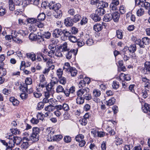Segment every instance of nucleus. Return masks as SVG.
I'll return each mask as SVG.
<instances>
[{
	"label": "nucleus",
	"instance_id": "obj_28",
	"mask_svg": "<svg viewBox=\"0 0 150 150\" xmlns=\"http://www.w3.org/2000/svg\"><path fill=\"white\" fill-rule=\"evenodd\" d=\"M54 56L55 58L56 57L59 58L62 57V54L60 50L57 49L55 51Z\"/></svg>",
	"mask_w": 150,
	"mask_h": 150
},
{
	"label": "nucleus",
	"instance_id": "obj_53",
	"mask_svg": "<svg viewBox=\"0 0 150 150\" xmlns=\"http://www.w3.org/2000/svg\"><path fill=\"white\" fill-rule=\"evenodd\" d=\"M5 56L4 54H1L0 55V66H4L5 65L3 61L5 59Z\"/></svg>",
	"mask_w": 150,
	"mask_h": 150
},
{
	"label": "nucleus",
	"instance_id": "obj_50",
	"mask_svg": "<svg viewBox=\"0 0 150 150\" xmlns=\"http://www.w3.org/2000/svg\"><path fill=\"white\" fill-rule=\"evenodd\" d=\"M84 136L82 134H79L76 136L75 138L76 140V141L79 142L83 140Z\"/></svg>",
	"mask_w": 150,
	"mask_h": 150
},
{
	"label": "nucleus",
	"instance_id": "obj_64",
	"mask_svg": "<svg viewBox=\"0 0 150 150\" xmlns=\"http://www.w3.org/2000/svg\"><path fill=\"white\" fill-rule=\"evenodd\" d=\"M63 117L65 120H67L69 119L70 117V115L69 112H65L64 114Z\"/></svg>",
	"mask_w": 150,
	"mask_h": 150
},
{
	"label": "nucleus",
	"instance_id": "obj_23",
	"mask_svg": "<svg viewBox=\"0 0 150 150\" xmlns=\"http://www.w3.org/2000/svg\"><path fill=\"white\" fill-rule=\"evenodd\" d=\"M30 31L31 32V33L30 34L29 36V38L30 40L31 41H35L36 40L38 37L37 35H36L35 34L33 33L34 32H33V31Z\"/></svg>",
	"mask_w": 150,
	"mask_h": 150
},
{
	"label": "nucleus",
	"instance_id": "obj_18",
	"mask_svg": "<svg viewBox=\"0 0 150 150\" xmlns=\"http://www.w3.org/2000/svg\"><path fill=\"white\" fill-rule=\"evenodd\" d=\"M91 18L93 20L95 21H100L101 19L100 17L96 13H93L91 15Z\"/></svg>",
	"mask_w": 150,
	"mask_h": 150
},
{
	"label": "nucleus",
	"instance_id": "obj_55",
	"mask_svg": "<svg viewBox=\"0 0 150 150\" xmlns=\"http://www.w3.org/2000/svg\"><path fill=\"white\" fill-rule=\"evenodd\" d=\"M93 42V40L91 38H89L86 41V44L89 46L92 45Z\"/></svg>",
	"mask_w": 150,
	"mask_h": 150
},
{
	"label": "nucleus",
	"instance_id": "obj_8",
	"mask_svg": "<svg viewBox=\"0 0 150 150\" xmlns=\"http://www.w3.org/2000/svg\"><path fill=\"white\" fill-rule=\"evenodd\" d=\"M40 83L39 84V87L40 86L42 88H43L46 85L47 83L46 81L45 80V78L43 75H41L40 76Z\"/></svg>",
	"mask_w": 150,
	"mask_h": 150
},
{
	"label": "nucleus",
	"instance_id": "obj_19",
	"mask_svg": "<svg viewBox=\"0 0 150 150\" xmlns=\"http://www.w3.org/2000/svg\"><path fill=\"white\" fill-rule=\"evenodd\" d=\"M28 31L25 32L23 30H20L18 32H16V31H14V34L15 35V38L17 36V34H19L23 36H24L26 35L27 34H28Z\"/></svg>",
	"mask_w": 150,
	"mask_h": 150
},
{
	"label": "nucleus",
	"instance_id": "obj_2",
	"mask_svg": "<svg viewBox=\"0 0 150 150\" xmlns=\"http://www.w3.org/2000/svg\"><path fill=\"white\" fill-rule=\"evenodd\" d=\"M33 133L30 137L29 140L33 142H36L39 139V129L37 127H34L32 129Z\"/></svg>",
	"mask_w": 150,
	"mask_h": 150
},
{
	"label": "nucleus",
	"instance_id": "obj_38",
	"mask_svg": "<svg viewBox=\"0 0 150 150\" xmlns=\"http://www.w3.org/2000/svg\"><path fill=\"white\" fill-rule=\"evenodd\" d=\"M117 6L111 3L110 5V11L111 13H113L117 9Z\"/></svg>",
	"mask_w": 150,
	"mask_h": 150
},
{
	"label": "nucleus",
	"instance_id": "obj_27",
	"mask_svg": "<svg viewBox=\"0 0 150 150\" xmlns=\"http://www.w3.org/2000/svg\"><path fill=\"white\" fill-rule=\"evenodd\" d=\"M62 34H63L64 37L68 38V39L72 35L71 33L67 30V29L63 30H62Z\"/></svg>",
	"mask_w": 150,
	"mask_h": 150
},
{
	"label": "nucleus",
	"instance_id": "obj_48",
	"mask_svg": "<svg viewBox=\"0 0 150 150\" xmlns=\"http://www.w3.org/2000/svg\"><path fill=\"white\" fill-rule=\"evenodd\" d=\"M100 91L98 90L94 89L93 91V95L95 97L99 96L100 95Z\"/></svg>",
	"mask_w": 150,
	"mask_h": 150
},
{
	"label": "nucleus",
	"instance_id": "obj_20",
	"mask_svg": "<svg viewBox=\"0 0 150 150\" xmlns=\"http://www.w3.org/2000/svg\"><path fill=\"white\" fill-rule=\"evenodd\" d=\"M45 97L46 98H49L50 96L53 97V94L54 93V91L53 90L49 89L48 91L45 92Z\"/></svg>",
	"mask_w": 150,
	"mask_h": 150
},
{
	"label": "nucleus",
	"instance_id": "obj_13",
	"mask_svg": "<svg viewBox=\"0 0 150 150\" xmlns=\"http://www.w3.org/2000/svg\"><path fill=\"white\" fill-rule=\"evenodd\" d=\"M142 109L144 112H147L150 114V105L149 104L144 103V106L142 108Z\"/></svg>",
	"mask_w": 150,
	"mask_h": 150
},
{
	"label": "nucleus",
	"instance_id": "obj_34",
	"mask_svg": "<svg viewBox=\"0 0 150 150\" xmlns=\"http://www.w3.org/2000/svg\"><path fill=\"white\" fill-rule=\"evenodd\" d=\"M6 13V10L5 7L0 6V16H3Z\"/></svg>",
	"mask_w": 150,
	"mask_h": 150
},
{
	"label": "nucleus",
	"instance_id": "obj_17",
	"mask_svg": "<svg viewBox=\"0 0 150 150\" xmlns=\"http://www.w3.org/2000/svg\"><path fill=\"white\" fill-rule=\"evenodd\" d=\"M105 13L104 9L100 7L97 9L96 11V13L99 16H102Z\"/></svg>",
	"mask_w": 150,
	"mask_h": 150
},
{
	"label": "nucleus",
	"instance_id": "obj_12",
	"mask_svg": "<svg viewBox=\"0 0 150 150\" xmlns=\"http://www.w3.org/2000/svg\"><path fill=\"white\" fill-rule=\"evenodd\" d=\"M74 22L70 18H68L65 19L64 23L67 26H71L73 25Z\"/></svg>",
	"mask_w": 150,
	"mask_h": 150
},
{
	"label": "nucleus",
	"instance_id": "obj_21",
	"mask_svg": "<svg viewBox=\"0 0 150 150\" xmlns=\"http://www.w3.org/2000/svg\"><path fill=\"white\" fill-rule=\"evenodd\" d=\"M112 19V15L111 13L106 14L103 18V20L105 22L110 21Z\"/></svg>",
	"mask_w": 150,
	"mask_h": 150
},
{
	"label": "nucleus",
	"instance_id": "obj_11",
	"mask_svg": "<svg viewBox=\"0 0 150 150\" xmlns=\"http://www.w3.org/2000/svg\"><path fill=\"white\" fill-rule=\"evenodd\" d=\"M89 91V89L88 88L86 89H81L77 91V94L78 96L82 97L83 96L84 97V94L86 93V92H87L88 91Z\"/></svg>",
	"mask_w": 150,
	"mask_h": 150
},
{
	"label": "nucleus",
	"instance_id": "obj_46",
	"mask_svg": "<svg viewBox=\"0 0 150 150\" xmlns=\"http://www.w3.org/2000/svg\"><path fill=\"white\" fill-rule=\"evenodd\" d=\"M69 40L73 43H75L77 42L78 39L74 36L72 35V34L68 39Z\"/></svg>",
	"mask_w": 150,
	"mask_h": 150
},
{
	"label": "nucleus",
	"instance_id": "obj_5",
	"mask_svg": "<svg viewBox=\"0 0 150 150\" xmlns=\"http://www.w3.org/2000/svg\"><path fill=\"white\" fill-rule=\"evenodd\" d=\"M77 49L71 50L66 54V58L69 59L71 58L72 56L75 57L77 54Z\"/></svg>",
	"mask_w": 150,
	"mask_h": 150
},
{
	"label": "nucleus",
	"instance_id": "obj_22",
	"mask_svg": "<svg viewBox=\"0 0 150 150\" xmlns=\"http://www.w3.org/2000/svg\"><path fill=\"white\" fill-rule=\"evenodd\" d=\"M9 101L11 102L13 105H18L19 103V102L14 97H11L9 98Z\"/></svg>",
	"mask_w": 150,
	"mask_h": 150
},
{
	"label": "nucleus",
	"instance_id": "obj_44",
	"mask_svg": "<svg viewBox=\"0 0 150 150\" xmlns=\"http://www.w3.org/2000/svg\"><path fill=\"white\" fill-rule=\"evenodd\" d=\"M99 6H100L102 8H106L108 6V4L106 2L103 1H100L99 2Z\"/></svg>",
	"mask_w": 150,
	"mask_h": 150
},
{
	"label": "nucleus",
	"instance_id": "obj_61",
	"mask_svg": "<svg viewBox=\"0 0 150 150\" xmlns=\"http://www.w3.org/2000/svg\"><path fill=\"white\" fill-rule=\"evenodd\" d=\"M33 95L36 98H39L42 95L41 93L38 91H37V92H34L33 93Z\"/></svg>",
	"mask_w": 150,
	"mask_h": 150
},
{
	"label": "nucleus",
	"instance_id": "obj_59",
	"mask_svg": "<svg viewBox=\"0 0 150 150\" xmlns=\"http://www.w3.org/2000/svg\"><path fill=\"white\" fill-rule=\"evenodd\" d=\"M55 51L51 50L48 53V55L50 57H53L55 58L54 56Z\"/></svg>",
	"mask_w": 150,
	"mask_h": 150
},
{
	"label": "nucleus",
	"instance_id": "obj_54",
	"mask_svg": "<svg viewBox=\"0 0 150 150\" xmlns=\"http://www.w3.org/2000/svg\"><path fill=\"white\" fill-rule=\"evenodd\" d=\"M59 82L60 83L63 85L65 84L67 82L66 78L63 77H61L59 79Z\"/></svg>",
	"mask_w": 150,
	"mask_h": 150
},
{
	"label": "nucleus",
	"instance_id": "obj_43",
	"mask_svg": "<svg viewBox=\"0 0 150 150\" xmlns=\"http://www.w3.org/2000/svg\"><path fill=\"white\" fill-rule=\"evenodd\" d=\"M28 92H23L20 95L21 98L23 100H25L28 98Z\"/></svg>",
	"mask_w": 150,
	"mask_h": 150
},
{
	"label": "nucleus",
	"instance_id": "obj_24",
	"mask_svg": "<svg viewBox=\"0 0 150 150\" xmlns=\"http://www.w3.org/2000/svg\"><path fill=\"white\" fill-rule=\"evenodd\" d=\"M84 98L83 97L78 96L76 99V103L78 104H83L84 103Z\"/></svg>",
	"mask_w": 150,
	"mask_h": 150
},
{
	"label": "nucleus",
	"instance_id": "obj_51",
	"mask_svg": "<svg viewBox=\"0 0 150 150\" xmlns=\"http://www.w3.org/2000/svg\"><path fill=\"white\" fill-rule=\"evenodd\" d=\"M40 0H29V3L38 5L39 4Z\"/></svg>",
	"mask_w": 150,
	"mask_h": 150
},
{
	"label": "nucleus",
	"instance_id": "obj_35",
	"mask_svg": "<svg viewBox=\"0 0 150 150\" xmlns=\"http://www.w3.org/2000/svg\"><path fill=\"white\" fill-rule=\"evenodd\" d=\"M81 16L80 15L76 14L74 16L72 20L74 22L76 23L81 19Z\"/></svg>",
	"mask_w": 150,
	"mask_h": 150
},
{
	"label": "nucleus",
	"instance_id": "obj_45",
	"mask_svg": "<svg viewBox=\"0 0 150 150\" xmlns=\"http://www.w3.org/2000/svg\"><path fill=\"white\" fill-rule=\"evenodd\" d=\"M45 14L43 13H42L40 14L37 18L39 21H42L45 19Z\"/></svg>",
	"mask_w": 150,
	"mask_h": 150
},
{
	"label": "nucleus",
	"instance_id": "obj_39",
	"mask_svg": "<svg viewBox=\"0 0 150 150\" xmlns=\"http://www.w3.org/2000/svg\"><path fill=\"white\" fill-rule=\"evenodd\" d=\"M61 48L62 50L64 51H67L69 49L67 48V43L66 42H64L61 46Z\"/></svg>",
	"mask_w": 150,
	"mask_h": 150
},
{
	"label": "nucleus",
	"instance_id": "obj_56",
	"mask_svg": "<svg viewBox=\"0 0 150 150\" xmlns=\"http://www.w3.org/2000/svg\"><path fill=\"white\" fill-rule=\"evenodd\" d=\"M57 75L59 78H60L63 74L62 69H59L57 71Z\"/></svg>",
	"mask_w": 150,
	"mask_h": 150
},
{
	"label": "nucleus",
	"instance_id": "obj_57",
	"mask_svg": "<svg viewBox=\"0 0 150 150\" xmlns=\"http://www.w3.org/2000/svg\"><path fill=\"white\" fill-rule=\"evenodd\" d=\"M142 41L144 44L147 45L149 43V39L147 37H144L142 39Z\"/></svg>",
	"mask_w": 150,
	"mask_h": 150
},
{
	"label": "nucleus",
	"instance_id": "obj_40",
	"mask_svg": "<svg viewBox=\"0 0 150 150\" xmlns=\"http://www.w3.org/2000/svg\"><path fill=\"white\" fill-rule=\"evenodd\" d=\"M77 42V45L79 47H82L85 44L84 41L81 39H78Z\"/></svg>",
	"mask_w": 150,
	"mask_h": 150
},
{
	"label": "nucleus",
	"instance_id": "obj_41",
	"mask_svg": "<svg viewBox=\"0 0 150 150\" xmlns=\"http://www.w3.org/2000/svg\"><path fill=\"white\" fill-rule=\"evenodd\" d=\"M112 86L114 89H117L119 87V83L116 81H113L112 84Z\"/></svg>",
	"mask_w": 150,
	"mask_h": 150
},
{
	"label": "nucleus",
	"instance_id": "obj_6",
	"mask_svg": "<svg viewBox=\"0 0 150 150\" xmlns=\"http://www.w3.org/2000/svg\"><path fill=\"white\" fill-rule=\"evenodd\" d=\"M61 7V5L59 3L54 4L53 1L52 2V4H50V9H53L55 11L59 10V9Z\"/></svg>",
	"mask_w": 150,
	"mask_h": 150
},
{
	"label": "nucleus",
	"instance_id": "obj_3",
	"mask_svg": "<svg viewBox=\"0 0 150 150\" xmlns=\"http://www.w3.org/2000/svg\"><path fill=\"white\" fill-rule=\"evenodd\" d=\"M9 141L11 143V146H14L15 144L17 145H18L22 141L21 138L19 137H15L13 135H9Z\"/></svg>",
	"mask_w": 150,
	"mask_h": 150
},
{
	"label": "nucleus",
	"instance_id": "obj_9",
	"mask_svg": "<svg viewBox=\"0 0 150 150\" xmlns=\"http://www.w3.org/2000/svg\"><path fill=\"white\" fill-rule=\"evenodd\" d=\"M67 68H66L67 70L70 72L71 74V76H74L76 75L77 73V71L75 68L71 67V66H67Z\"/></svg>",
	"mask_w": 150,
	"mask_h": 150
},
{
	"label": "nucleus",
	"instance_id": "obj_26",
	"mask_svg": "<svg viewBox=\"0 0 150 150\" xmlns=\"http://www.w3.org/2000/svg\"><path fill=\"white\" fill-rule=\"evenodd\" d=\"M115 99L114 98H112L106 101V105L108 106H111L115 103Z\"/></svg>",
	"mask_w": 150,
	"mask_h": 150
},
{
	"label": "nucleus",
	"instance_id": "obj_30",
	"mask_svg": "<svg viewBox=\"0 0 150 150\" xmlns=\"http://www.w3.org/2000/svg\"><path fill=\"white\" fill-rule=\"evenodd\" d=\"M55 13H54V16L56 18H60L62 16V12L60 10H58L55 11Z\"/></svg>",
	"mask_w": 150,
	"mask_h": 150
},
{
	"label": "nucleus",
	"instance_id": "obj_14",
	"mask_svg": "<svg viewBox=\"0 0 150 150\" xmlns=\"http://www.w3.org/2000/svg\"><path fill=\"white\" fill-rule=\"evenodd\" d=\"M112 19L115 22H117L118 21L120 17V14L117 12H113L112 13Z\"/></svg>",
	"mask_w": 150,
	"mask_h": 150
},
{
	"label": "nucleus",
	"instance_id": "obj_37",
	"mask_svg": "<svg viewBox=\"0 0 150 150\" xmlns=\"http://www.w3.org/2000/svg\"><path fill=\"white\" fill-rule=\"evenodd\" d=\"M128 50L129 51L133 53L136 50V46L135 44L130 45L129 47Z\"/></svg>",
	"mask_w": 150,
	"mask_h": 150
},
{
	"label": "nucleus",
	"instance_id": "obj_60",
	"mask_svg": "<svg viewBox=\"0 0 150 150\" xmlns=\"http://www.w3.org/2000/svg\"><path fill=\"white\" fill-rule=\"evenodd\" d=\"M145 90L148 91H150V82L144 84Z\"/></svg>",
	"mask_w": 150,
	"mask_h": 150
},
{
	"label": "nucleus",
	"instance_id": "obj_63",
	"mask_svg": "<svg viewBox=\"0 0 150 150\" xmlns=\"http://www.w3.org/2000/svg\"><path fill=\"white\" fill-rule=\"evenodd\" d=\"M78 86L79 88H83L85 87L86 84L83 80H81L79 82Z\"/></svg>",
	"mask_w": 150,
	"mask_h": 150
},
{
	"label": "nucleus",
	"instance_id": "obj_33",
	"mask_svg": "<svg viewBox=\"0 0 150 150\" xmlns=\"http://www.w3.org/2000/svg\"><path fill=\"white\" fill-rule=\"evenodd\" d=\"M6 73V69L3 68V66H0V76H4Z\"/></svg>",
	"mask_w": 150,
	"mask_h": 150
},
{
	"label": "nucleus",
	"instance_id": "obj_29",
	"mask_svg": "<svg viewBox=\"0 0 150 150\" xmlns=\"http://www.w3.org/2000/svg\"><path fill=\"white\" fill-rule=\"evenodd\" d=\"M89 92V91H88L87 92H86V93L84 94V97H83L84 99H85L87 100H89L91 99V96Z\"/></svg>",
	"mask_w": 150,
	"mask_h": 150
},
{
	"label": "nucleus",
	"instance_id": "obj_49",
	"mask_svg": "<svg viewBox=\"0 0 150 150\" xmlns=\"http://www.w3.org/2000/svg\"><path fill=\"white\" fill-rule=\"evenodd\" d=\"M80 123L82 125H85L88 122L87 120L86 119L83 118L80 120L79 121Z\"/></svg>",
	"mask_w": 150,
	"mask_h": 150
},
{
	"label": "nucleus",
	"instance_id": "obj_52",
	"mask_svg": "<svg viewBox=\"0 0 150 150\" xmlns=\"http://www.w3.org/2000/svg\"><path fill=\"white\" fill-rule=\"evenodd\" d=\"M29 58H30L32 61H34L36 59L35 55L33 52L29 54Z\"/></svg>",
	"mask_w": 150,
	"mask_h": 150
},
{
	"label": "nucleus",
	"instance_id": "obj_58",
	"mask_svg": "<svg viewBox=\"0 0 150 150\" xmlns=\"http://www.w3.org/2000/svg\"><path fill=\"white\" fill-rule=\"evenodd\" d=\"M12 134H18L20 133V131L17 129H14L11 130Z\"/></svg>",
	"mask_w": 150,
	"mask_h": 150
},
{
	"label": "nucleus",
	"instance_id": "obj_47",
	"mask_svg": "<svg viewBox=\"0 0 150 150\" xmlns=\"http://www.w3.org/2000/svg\"><path fill=\"white\" fill-rule=\"evenodd\" d=\"M144 10L142 8H140L137 11V14L138 16H140L143 15L144 14Z\"/></svg>",
	"mask_w": 150,
	"mask_h": 150
},
{
	"label": "nucleus",
	"instance_id": "obj_31",
	"mask_svg": "<svg viewBox=\"0 0 150 150\" xmlns=\"http://www.w3.org/2000/svg\"><path fill=\"white\" fill-rule=\"evenodd\" d=\"M116 35L118 38L120 39H122L123 36V32L122 31L120 30H117Z\"/></svg>",
	"mask_w": 150,
	"mask_h": 150
},
{
	"label": "nucleus",
	"instance_id": "obj_16",
	"mask_svg": "<svg viewBox=\"0 0 150 150\" xmlns=\"http://www.w3.org/2000/svg\"><path fill=\"white\" fill-rule=\"evenodd\" d=\"M102 28V25L100 24H96L93 26V29L96 32H99L101 31Z\"/></svg>",
	"mask_w": 150,
	"mask_h": 150
},
{
	"label": "nucleus",
	"instance_id": "obj_4",
	"mask_svg": "<svg viewBox=\"0 0 150 150\" xmlns=\"http://www.w3.org/2000/svg\"><path fill=\"white\" fill-rule=\"evenodd\" d=\"M37 20L34 18H29V24L30 23V27L29 28V30L30 31H33L35 32L36 31V29L35 27L34 24L35 23Z\"/></svg>",
	"mask_w": 150,
	"mask_h": 150
},
{
	"label": "nucleus",
	"instance_id": "obj_25",
	"mask_svg": "<svg viewBox=\"0 0 150 150\" xmlns=\"http://www.w3.org/2000/svg\"><path fill=\"white\" fill-rule=\"evenodd\" d=\"M9 9L12 11L15 9V6L14 2L12 0H9L8 1Z\"/></svg>",
	"mask_w": 150,
	"mask_h": 150
},
{
	"label": "nucleus",
	"instance_id": "obj_15",
	"mask_svg": "<svg viewBox=\"0 0 150 150\" xmlns=\"http://www.w3.org/2000/svg\"><path fill=\"white\" fill-rule=\"evenodd\" d=\"M140 6L144 7L146 9H148L150 7V4L146 1V0H143L142 2L141 3Z\"/></svg>",
	"mask_w": 150,
	"mask_h": 150
},
{
	"label": "nucleus",
	"instance_id": "obj_36",
	"mask_svg": "<svg viewBox=\"0 0 150 150\" xmlns=\"http://www.w3.org/2000/svg\"><path fill=\"white\" fill-rule=\"evenodd\" d=\"M45 110L47 111L52 112L54 109V106L52 105H49L45 107Z\"/></svg>",
	"mask_w": 150,
	"mask_h": 150
},
{
	"label": "nucleus",
	"instance_id": "obj_42",
	"mask_svg": "<svg viewBox=\"0 0 150 150\" xmlns=\"http://www.w3.org/2000/svg\"><path fill=\"white\" fill-rule=\"evenodd\" d=\"M64 91V89L61 85L58 86L56 88V92L57 93L63 92Z\"/></svg>",
	"mask_w": 150,
	"mask_h": 150
},
{
	"label": "nucleus",
	"instance_id": "obj_7",
	"mask_svg": "<svg viewBox=\"0 0 150 150\" xmlns=\"http://www.w3.org/2000/svg\"><path fill=\"white\" fill-rule=\"evenodd\" d=\"M28 81V77L26 78L25 80V83L20 86V89L23 92H28V83L27 82Z\"/></svg>",
	"mask_w": 150,
	"mask_h": 150
},
{
	"label": "nucleus",
	"instance_id": "obj_62",
	"mask_svg": "<svg viewBox=\"0 0 150 150\" xmlns=\"http://www.w3.org/2000/svg\"><path fill=\"white\" fill-rule=\"evenodd\" d=\"M14 4L16 5L20 6L23 4L22 0H14Z\"/></svg>",
	"mask_w": 150,
	"mask_h": 150
},
{
	"label": "nucleus",
	"instance_id": "obj_32",
	"mask_svg": "<svg viewBox=\"0 0 150 150\" xmlns=\"http://www.w3.org/2000/svg\"><path fill=\"white\" fill-rule=\"evenodd\" d=\"M36 39L37 40L39 44L43 45L45 43L44 38L42 36H38L37 37Z\"/></svg>",
	"mask_w": 150,
	"mask_h": 150
},
{
	"label": "nucleus",
	"instance_id": "obj_10",
	"mask_svg": "<svg viewBox=\"0 0 150 150\" xmlns=\"http://www.w3.org/2000/svg\"><path fill=\"white\" fill-rule=\"evenodd\" d=\"M62 34V30L61 29H56L53 32L52 34L54 37L57 38Z\"/></svg>",
	"mask_w": 150,
	"mask_h": 150
},
{
	"label": "nucleus",
	"instance_id": "obj_1",
	"mask_svg": "<svg viewBox=\"0 0 150 150\" xmlns=\"http://www.w3.org/2000/svg\"><path fill=\"white\" fill-rule=\"evenodd\" d=\"M46 133L47 136V137L49 141H59L62 139L63 136L60 134H56L55 129L51 127L47 128L46 130Z\"/></svg>",
	"mask_w": 150,
	"mask_h": 150
}]
</instances>
